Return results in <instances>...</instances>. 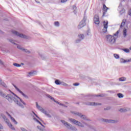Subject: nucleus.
I'll use <instances>...</instances> for the list:
<instances>
[{
    "label": "nucleus",
    "instance_id": "f257e3e1",
    "mask_svg": "<svg viewBox=\"0 0 131 131\" xmlns=\"http://www.w3.org/2000/svg\"><path fill=\"white\" fill-rule=\"evenodd\" d=\"M12 93V95L13 96H12L11 95H6L4 93V92L0 91V96L1 97H3V98H6L9 102H15L18 106L20 107L21 108H23L24 107V105H26L25 102L22 100L19 97L17 96L16 94H15L14 93L11 92Z\"/></svg>",
    "mask_w": 131,
    "mask_h": 131
},
{
    "label": "nucleus",
    "instance_id": "f03ea898",
    "mask_svg": "<svg viewBox=\"0 0 131 131\" xmlns=\"http://www.w3.org/2000/svg\"><path fill=\"white\" fill-rule=\"evenodd\" d=\"M105 39L106 42L110 45H113V43H115V41H116L115 38H114V36L111 35H107L105 37Z\"/></svg>",
    "mask_w": 131,
    "mask_h": 131
},
{
    "label": "nucleus",
    "instance_id": "7ed1b4c3",
    "mask_svg": "<svg viewBox=\"0 0 131 131\" xmlns=\"http://www.w3.org/2000/svg\"><path fill=\"white\" fill-rule=\"evenodd\" d=\"M70 121L71 122H72L74 123V124H76V125H77L78 126H80V127H84V126H86L88 124L85 123H83L82 122V123H81L80 122H79L78 121H76V120L74 119H69Z\"/></svg>",
    "mask_w": 131,
    "mask_h": 131
},
{
    "label": "nucleus",
    "instance_id": "20e7f679",
    "mask_svg": "<svg viewBox=\"0 0 131 131\" xmlns=\"http://www.w3.org/2000/svg\"><path fill=\"white\" fill-rule=\"evenodd\" d=\"M125 23H126V19H123L120 26V29H121V28H124L123 30V35L124 37H126V36L127 35V31L126 30V29H125Z\"/></svg>",
    "mask_w": 131,
    "mask_h": 131
},
{
    "label": "nucleus",
    "instance_id": "39448f33",
    "mask_svg": "<svg viewBox=\"0 0 131 131\" xmlns=\"http://www.w3.org/2000/svg\"><path fill=\"white\" fill-rule=\"evenodd\" d=\"M36 107L38 110H39L40 111H41V112H42V113L45 114V115H46L47 117H49V118H51V117H52V116H51L50 114L48 113L47 111L45 110L41 106H39L37 102H36Z\"/></svg>",
    "mask_w": 131,
    "mask_h": 131
},
{
    "label": "nucleus",
    "instance_id": "423d86ee",
    "mask_svg": "<svg viewBox=\"0 0 131 131\" xmlns=\"http://www.w3.org/2000/svg\"><path fill=\"white\" fill-rule=\"evenodd\" d=\"M61 121L62 123H63V124H64V125L66 126V127H67L68 128H69V129H71V130H75V131L77 130V129L76 128V127L73 126L72 125L68 123L64 120H61Z\"/></svg>",
    "mask_w": 131,
    "mask_h": 131
},
{
    "label": "nucleus",
    "instance_id": "0eeeda50",
    "mask_svg": "<svg viewBox=\"0 0 131 131\" xmlns=\"http://www.w3.org/2000/svg\"><path fill=\"white\" fill-rule=\"evenodd\" d=\"M86 20V17L84 16L83 20L80 22L79 25L78 26V29H81L82 27H84V26H85Z\"/></svg>",
    "mask_w": 131,
    "mask_h": 131
},
{
    "label": "nucleus",
    "instance_id": "6e6552de",
    "mask_svg": "<svg viewBox=\"0 0 131 131\" xmlns=\"http://www.w3.org/2000/svg\"><path fill=\"white\" fill-rule=\"evenodd\" d=\"M12 32L13 34H14V35H16V36H19V37H21L22 38H28V36L24 35L23 34H20L16 31L13 30Z\"/></svg>",
    "mask_w": 131,
    "mask_h": 131
},
{
    "label": "nucleus",
    "instance_id": "1a4fd4ad",
    "mask_svg": "<svg viewBox=\"0 0 131 131\" xmlns=\"http://www.w3.org/2000/svg\"><path fill=\"white\" fill-rule=\"evenodd\" d=\"M94 22L95 24H96L97 25H99V24H100V20L99 19V15L98 14L94 16Z\"/></svg>",
    "mask_w": 131,
    "mask_h": 131
},
{
    "label": "nucleus",
    "instance_id": "9d476101",
    "mask_svg": "<svg viewBox=\"0 0 131 131\" xmlns=\"http://www.w3.org/2000/svg\"><path fill=\"white\" fill-rule=\"evenodd\" d=\"M103 29H102V31L103 33H106L107 32V28H108V21H104L103 23Z\"/></svg>",
    "mask_w": 131,
    "mask_h": 131
},
{
    "label": "nucleus",
    "instance_id": "9b49d317",
    "mask_svg": "<svg viewBox=\"0 0 131 131\" xmlns=\"http://www.w3.org/2000/svg\"><path fill=\"white\" fill-rule=\"evenodd\" d=\"M109 10V8L108 7H106V5L105 4H103V14L102 16L104 17L105 16L106 12H107V10Z\"/></svg>",
    "mask_w": 131,
    "mask_h": 131
},
{
    "label": "nucleus",
    "instance_id": "f8f14e48",
    "mask_svg": "<svg viewBox=\"0 0 131 131\" xmlns=\"http://www.w3.org/2000/svg\"><path fill=\"white\" fill-rule=\"evenodd\" d=\"M17 49H19V50H21V51H24V52H25V53H28V54L30 53V51H29V50H27V49H25L22 47H21V46L20 45H18L17 46Z\"/></svg>",
    "mask_w": 131,
    "mask_h": 131
},
{
    "label": "nucleus",
    "instance_id": "ddd939ff",
    "mask_svg": "<svg viewBox=\"0 0 131 131\" xmlns=\"http://www.w3.org/2000/svg\"><path fill=\"white\" fill-rule=\"evenodd\" d=\"M74 114H75V115H77L78 116H79V117H81V118H82V119H86V117H85V116H83L81 115V114L77 113L76 112H74Z\"/></svg>",
    "mask_w": 131,
    "mask_h": 131
},
{
    "label": "nucleus",
    "instance_id": "4468645a",
    "mask_svg": "<svg viewBox=\"0 0 131 131\" xmlns=\"http://www.w3.org/2000/svg\"><path fill=\"white\" fill-rule=\"evenodd\" d=\"M6 113H7V115H8V116H9V117L10 118V119L11 120L12 122H13L14 123V124H18V123L17 122V121H16V120H15V118H13L12 117V116H11V115H10V114H9L8 112H7Z\"/></svg>",
    "mask_w": 131,
    "mask_h": 131
},
{
    "label": "nucleus",
    "instance_id": "2eb2a0df",
    "mask_svg": "<svg viewBox=\"0 0 131 131\" xmlns=\"http://www.w3.org/2000/svg\"><path fill=\"white\" fill-rule=\"evenodd\" d=\"M86 105H89V106H99V105H101V104L100 103L89 102L88 103H86Z\"/></svg>",
    "mask_w": 131,
    "mask_h": 131
},
{
    "label": "nucleus",
    "instance_id": "dca6fc26",
    "mask_svg": "<svg viewBox=\"0 0 131 131\" xmlns=\"http://www.w3.org/2000/svg\"><path fill=\"white\" fill-rule=\"evenodd\" d=\"M127 62H131V58L130 59L125 60L123 58L120 59V63L124 64V63H126Z\"/></svg>",
    "mask_w": 131,
    "mask_h": 131
},
{
    "label": "nucleus",
    "instance_id": "f3484780",
    "mask_svg": "<svg viewBox=\"0 0 131 131\" xmlns=\"http://www.w3.org/2000/svg\"><path fill=\"white\" fill-rule=\"evenodd\" d=\"M78 37L80 39L77 40L76 42H79V41L82 40L84 38V35L83 34H80L78 35Z\"/></svg>",
    "mask_w": 131,
    "mask_h": 131
},
{
    "label": "nucleus",
    "instance_id": "a211bd4d",
    "mask_svg": "<svg viewBox=\"0 0 131 131\" xmlns=\"http://www.w3.org/2000/svg\"><path fill=\"white\" fill-rule=\"evenodd\" d=\"M13 86H14L15 89L16 90V91H17V92H18V93H20V94H21V95H22V96H23L24 97L26 98V95H25V94L24 93H23V92H22V91H21V90H20V89L17 88L16 87V86L14 84H13Z\"/></svg>",
    "mask_w": 131,
    "mask_h": 131
},
{
    "label": "nucleus",
    "instance_id": "6ab92c4d",
    "mask_svg": "<svg viewBox=\"0 0 131 131\" xmlns=\"http://www.w3.org/2000/svg\"><path fill=\"white\" fill-rule=\"evenodd\" d=\"M33 119H34V121L37 122V123H38L39 124H40V125H41V126H42V127H45V126L43 125H42V124H41L40 121H39V120H38L37 119L34 117Z\"/></svg>",
    "mask_w": 131,
    "mask_h": 131
},
{
    "label": "nucleus",
    "instance_id": "aec40b11",
    "mask_svg": "<svg viewBox=\"0 0 131 131\" xmlns=\"http://www.w3.org/2000/svg\"><path fill=\"white\" fill-rule=\"evenodd\" d=\"M103 121H104V122H108V123H115V120H114L105 119Z\"/></svg>",
    "mask_w": 131,
    "mask_h": 131
},
{
    "label": "nucleus",
    "instance_id": "412c9836",
    "mask_svg": "<svg viewBox=\"0 0 131 131\" xmlns=\"http://www.w3.org/2000/svg\"><path fill=\"white\" fill-rule=\"evenodd\" d=\"M119 32H120V31L118 30L113 35V36H114V38H115L116 40L118 37V34H119Z\"/></svg>",
    "mask_w": 131,
    "mask_h": 131
},
{
    "label": "nucleus",
    "instance_id": "4be33fe9",
    "mask_svg": "<svg viewBox=\"0 0 131 131\" xmlns=\"http://www.w3.org/2000/svg\"><path fill=\"white\" fill-rule=\"evenodd\" d=\"M7 123L8 124V126L12 129V130H15V127L13 126V125L11 123H9V122H7Z\"/></svg>",
    "mask_w": 131,
    "mask_h": 131
},
{
    "label": "nucleus",
    "instance_id": "5701e85b",
    "mask_svg": "<svg viewBox=\"0 0 131 131\" xmlns=\"http://www.w3.org/2000/svg\"><path fill=\"white\" fill-rule=\"evenodd\" d=\"M129 109L127 108H122L119 110V111H120V112H126V111H128Z\"/></svg>",
    "mask_w": 131,
    "mask_h": 131
},
{
    "label": "nucleus",
    "instance_id": "b1692460",
    "mask_svg": "<svg viewBox=\"0 0 131 131\" xmlns=\"http://www.w3.org/2000/svg\"><path fill=\"white\" fill-rule=\"evenodd\" d=\"M0 84L3 86H4V88H7V85L6 84V83H5V82H4V81H3V80H2V79H0Z\"/></svg>",
    "mask_w": 131,
    "mask_h": 131
},
{
    "label": "nucleus",
    "instance_id": "393cba45",
    "mask_svg": "<svg viewBox=\"0 0 131 131\" xmlns=\"http://www.w3.org/2000/svg\"><path fill=\"white\" fill-rule=\"evenodd\" d=\"M61 82H61L59 80H56L55 81V83L57 85H60V84H61Z\"/></svg>",
    "mask_w": 131,
    "mask_h": 131
},
{
    "label": "nucleus",
    "instance_id": "a878e982",
    "mask_svg": "<svg viewBox=\"0 0 131 131\" xmlns=\"http://www.w3.org/2000/svg\"><path fill=\"white\" fill-rule=\"evenodd\" d=\"M54 102H55V103H56L57 104H58V105H60V106H63V107H67V106H66L64 104H63L57 101H54Z\"/></svg>",
    "mask_w": 131,
    "mask_h": 131
},
{
    "label": "nucleus",
    "instance_id": "bb28decb",
    "mask_svg": "<svg viewBox=\"0 0 131 131\" xmlns=\"http://www.w3.org/2000/svg\"><path fill=\"white\" fill-rule=\"evenodd\" d=\"M119 80V81H125V80H126V78L125 77L120 78Z\"/></svg>",
    "mask_w": 131,
    "mask_h": 131
},
{
    "label": "nucleus",
    "instance_id": "cd10ccee",
    "mask_svg": "<svg viewBox=\"0 0 131 131\" xmlns=\"http://www.w3.org/2000/svg\"><path fill=\"white\" fill-rule=\"evenodd\" d=\"M54 25L56 27H59V26H60V24L59 23V21H55L54 23Z\"/></svg>",
    "mask_w": 131,
    "mask_h": 131
},
{
    "label": "nucleus",
    "instance_id": "c85d7f7f",
    "mask_svg": "<svg viewBox=\"0 0 131 131\" xmlns=\"http://www.w3.org/2000/svg\"><path fill=\"white\" fill-rule=\"evenodd\" d=\"M114 58H115V59H119V55H118L117 54H114Z\"/></svg>",
    "mask_w": 131,
    "mask_h": 131
},
{
    "label": "nucleus",
    "instance_id": "c756f323",
    "mask_svg": "<svg viewBox=\"0 0 131 131\" xmlns=\"http://www.w3.org/2000/svg\"><path fill=\"white\" fill-rule=\"evenodd\" d=\"M117 96H118V98H123V94H122L121 93H118L117 94Z\"/></svg>",
    "mask_w": 131,
    "mask_h": 131
},
{
    "label": "nucleus",
    "instance_id": "7c9ffc66",
    "mask_svg": "<svg viewBox=\"0 0 131 131\" xmlns=\"http://www.w3.org/2000/svg\"><path fill=\"white\" fill-rule=\"evenodd\" d=\"M13 65L14 66H15V67H21V64H18L17 63H14Z\"/></svg>",
    "mask_w": 131,
    "mask_h": 131
},
{
    "label": "nucleus",
    "instance_id": "2f4dec72",
    "mask_svg": "<svg viewBox=\"0 0 131 131\" xmlns=\"http://www.w3.org/2000/svg\"><path fill=\"white\" fill-rule=\"evenodd\" d=\"M61 85H63V86H68V84L64 82H61Z\"/></svg>",
    "mask_w": 131,
    "mask_h": 131
},
{
    "label": "nucleus",
    "instance_id": "473e14b6",
    "mask_svg": "<svg viewBox=\"0 0 131 131\" xmlns=\"http://www.w3.org/2000/svg\"><path fill=\"white\" fill-rule=\"evenodd\" d=\"M86 34L88 35V36H92V34L91 33V31L90 30L87 31Z\"/></svg>",
    "mask_w": 131,
    "mask_h": 131
},
{
    "label": "nucleus",
    "instance_id": "72a5a7b5",
    "mask_svg": "<svg viewBox=\"0 0 131 131\" xmlns=\"http://www.w3.org/2000/svg\"><path fill=\"white\" fill-rule=\"evenodd\" d=\"M73 9L74 10V14H76V11H75V10H76V6L74 5L73 7Z\"/></svg>",
    "mask_w": 131,
    "mask_h": 131
},
{
    "label": "nucleus",
    "instance_id": "f704fd0d",
    "mask_svg": "<svg viewBox=\"0 0 131 131\" xmlns=\"http://www.w3.org/2000/svg\"><path fill=\"white\" fill-rule=\"evenodd\" d=\"M125 53H129V50L128 49H122Z\"/></svg>",
    "mask_w": 131,
    "mask_h": 131
},
{
    "label": "nucleus",
    "instance_id": "c9c22d12",
    "mask_svg": "<svg viewBox=\"0 0 131 131\" xmlns=\"http://www.w3.org/2000/svg\"><path fill=\"white\" fill-rule=\"evenodd\" d=\"M39 55L40 56L41 59H42V60H43V59H45V56H43V55L39 53Z\"/></svg>",
    "mask_w": 131,
    "mask_h": 131
},
{
    "label": "nucleus",
    "instance_id": "e433bc0d",
    "mask_svg": "<svg viewBox=\"0 0 131 131\" xmlns=\"http://www.w3.org/2000/svg\"><path fill=\"white\" fill-rule=\"evenodd\" d=\"M9 41L10 42H12V43H14V45H17L14 42L15 41L13 39H9Z\"/></svg>",
    "mask_w": 131,
    "mask_h": 131
},
{
    "label": "nucleus",
    "instance_id": "4c0bfd02",
    "mask_svg": "<svg viewBox=\"0 0 131 131\" xmlns=\"http://www.w3.org/2000/svg\"><path fill=\"white\" fill-rule=\"evenodd\" d=\"M48 97H49L50 99H51V100H52L54 101V102H55V101H56V100H55V99H54V98H53V97L50 96H49Z\"/></svg>",
    "mask_w": 131,
    "mask_h": 131
},
{
    "label": "nucleus",
    "instance_id": "58836bf2",
    "mask_svg": "<svg viewBox=\"0 0 131 131\" xmlns=\"http://www.w3.org/2000/svg\"><path fill=\"white\" fill-rule=\"evenodd\" d=\"M73 85H74L75 86H77L79 85V83H75L73 84Z\"/></svg>",
    "mask_w": 131,
    "mask_h": 131
},
{
    "label": "nucleus",
    "instance_id": "ea45409f",
    "mask_svg": "<svg viewBox=\"0 0 131 131\" xmlns=\"http://www.w3.org/2000/svg\"><path fill=\"white\" fill-rule=\"evenodd\" d=\"M20 129L22 130V131H28L26 129L23 128V127H21L20 128Z\"/></svg>",
    "mask_w": 131,
    "mask_h": 131
},
{
    "label": "nucleus",
    "instance_id": "a19ab883",
    "mask_svg": "<svg viewBox=\"0 0 131 131\" xmlns=\"http://www.w3.org/2000/svg\"><path fill=\"white\" fill-rule=\"evenodd\" d=\"M0 65H4V62H3V61L1 60H0Z\"/></svg>",
    "mask_w": 131,
    "mask_h": 131
},
{
    "label": "nucleus",
    "instance_id": "79ce46f5",
    "mask_svg": "<svg viewBox=\"0 0 131 131\" xmlns=\"http://www.w3.org/2000/svg\"><path fill=\"white\" fill-rule=\"evenodd\" d=\"M32 74H33V73H32V72H30V73H29V76H32Z\"/></svg>",
    "mask_w": 131,
    "mask_h": 131
},
{
    "label": "nucleus",
    "instance_id": "37998d69",
    "mask_svg": "<svg viewBox=\"0 0 131 131\" xmlns=\"http://www.w3.org/2000/svg\"><path fill=\"white\" fill-rule=\"evenodd\" d=\"M68 0H61V3H66Z\"/></svg>",
    "mask_w": 131,
    "mask_h": 131
},
{
    "label": "nucleus",
    "instance_id": "c03bdc74",
    "mask_svg": "<svg viewBox=\"0 0 131 131\" xmlns=\"http://www.w3.org/2000/svg\"><path fill=\"white\" fill-rule=\"evenodd\" d=\"M33 113L37 118H38V119H39V118L38 117V116H37V115H36V114H35V113H34V112H33Z\"/></svg>",
    "mask_w": 131,
    "mask_h": 131
},
{
    "label": "nucleus",
    "instance_id": "a18cd8bd",
    "mask_svg": "<svg viewBox=\"0 0 131 131\" xmlns=\"http://www.w3.org/2000/svg\"><path fill=\"white\" fill-rule=\"evenodd\" d=\"M123 12H124V9L122 10L120 12V13L121 14H122V13H123Z\"/></svg>",
    "mask_w": 131,
    "mask_h": 131
},
{
    "label": "nucleus",
    "instance_id": "49530a36",
    "mask_svg": "<svg viewBox=\"0 0 131 131\" xmlns=\"http://www.w3.org/2000/svg\"><path fill=\"white\" fill-rule=\"evenodd\" d=\"M0 129H3V126L0 124Z\"/></svg>",
    "mask_w": 131,
    "mask_h": 131
},
{
    "label": "nucleus",
    "instance_id": "de8ad7c7",
    "mask_svg": "<svg viewBox=\"0 0 131 131\" xmlns=\"http://www.w3.org/2000/svg\"><path fill=\"white\" fill-rule=\"evenodd\" d=\"M129 15L130 16H131V9H130V11H129Z\"/></svg>",
    "mask_w": 131,
    "mask_h": 131
},
{
    "label": "nucleus",
    "instance_id": "09e8293b",
    "mask_svg": "<svg viewBox=\"0 0 131 131\" xmlns=\"http://www.w3.org/2000/svg\"><path fill=\"white\" fill-rule=\"evenodd\" d=\"M97 97H102L101 95H97Z\"/></svg>",
    "mask_w": 131,
    "mask_h": 131
},
{
    "label": "nucleus",
    "instance_id": "8fccbe9b",
    "mask_svg": "<svg viewBox=\"0 0 131 131\" xmlns=\"http://www.w3.org/2000/svg\"><path fill=\"white\" fill-rule=\"evenodd\" d=\"M3 118H6V116H4V117H3Z\"/></svg>",
    "mask_w": 131,
    "mask_h": 131
},
{
    "label": "nucleus",
    "instance_id": "3c124183",
    "mask_svg": "<svg viewBox=\"0 0 131 131\" xmlns=\"http://www.w3.org/2000/svg\"><path fill=\"white\" fill-rule=\"evenodd\" d=\"M22 65H24V63H21Z\"/></svg>",
    "mask_w": 131,
    "mask_h": 131
}]
</instances>
